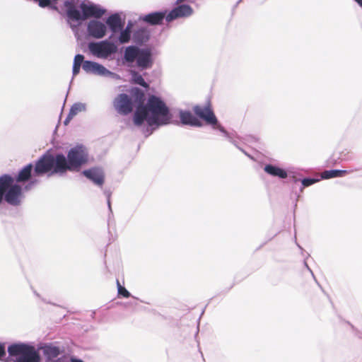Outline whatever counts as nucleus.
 Listing matches in <instances>:
<instances>
[{"label": "nucleus", "instance_id": "f257e3e1", "mask_svg": "<svg viewBox=\"0 0 362 362\" xmlns=\"http://www.w3.org/2000/svg\"><path fill=\"white\" fill-rule=\"evenodd\" d=\"M88 161L87 148L83 145H77L69 151L67 157L62 153L43 156L35 163L34 173L37 175L48 172H51V174L64 175L67 171H78Z\"/></svg>", "mask_w": 362, "mask_h": 362}, {"label": "nucleus", "instance_id": "f03ea898", "mask_svg": "<svg viewBox=\"0 0 362 362\" xmlns=\"http://www.w3.org/2000/svg\"><path fill=\"white\" fill-rule=\"evenodd\" d=\"M172 119L169 108L158 97L151 95L146 105H139L134 115V124L141 126L146 122L148 126L159 127L168 124Z\"/></svg>", "mask_w": 362, "mask_h": 362}, {"label": "nucleus", "instance_id": "7ed1b4c3", "mask_svg": "<svg viewBox=\"0 0 362 362\" xmlns=\"http://www.w3.org/2000/svg\"><path fill=\"white\" fill-rule=\"evenodd\" d=\"M64 6L72 28L87 18H100L106 13L104 8L88 0H67Z\"/></svg>", "mask_w": 362, "mask_h": 362}, {"label": "nucleus", "instance_id": "20e7f679", "mask_svg": "<svg viewBox=\"0 0 362 362\" xmlns=\"http://www.w3.org/2000/svg\"><path fill=\"white\" fill-rule=\"evenodd\" d=\"M8 357L6 362H40V356L35 346L16 343L8 347Z\"/></svg>", "mask_w": 362, "mask_h": 362}, {"label": "nucleus", "instance_id": "39448f33", "mask_svg": "<svg viewBox=\"0 0 362 362\" xmlns=\"http://www.w3.org/2000/svg\"><path fill=\"white\" fill-rule=\"evenodd\" d=\"M88 49L90 53L100 59H111L112 56L117 52V46L109 41L102 40L96 42H90Z\"/></svg>", "mask_w": 362, "mask_h": 362}, {"label": "nucleus", "instance_id": "423d86ee", "mask_svg": "<svg viewBox=\"0 0 362 362\" xmlns=\"http://www.w3.org/2000/svg\"><path fill=\"white\" fill-rule=\"evenodd\" d=\"M194 112L197 116L203 119L207 124L211 125L213 129H218L224 135H228L225 129L218 124L217 118L211 109L209 105H206L205 106H195L194 107Z\"/></svg>", "mask_w": 362, "mask_h": 362}, {"label": "nucleus", "instance_id": "0eeeda50", "mask_svg": "<svg viewBox=\"0 0 362 362\" xmlns=\"http://www.w3.org/2000/svg\"><path fill=\"white\" fill-rule=\"evenodd\" d=\"M83 69L89 74H93L101 76H107L114 79H119L118 74L113 73L106 69L102 64L95 62L85 61L83 64Z\"/></svg>", "mask_w": 362, "mask_h": 362}, {"label": "nucleus", "instance_id": "6e6552de", "mask_svg": "<svg viewBox=\"0 0 362 362\" xmlns=\"http://www.w3.org/2000/svg\"><path fill=\"white\" fill-rule=\"evenodd\" d=\"M107 30V27L106 24L97 19L90 20L87 24L88 35L95 39L104 37Z\"/></svg>", "mask_w": 362, "mask_h": 362}, {"label": "nucleus", "instance_id": "1a4fd4ad", "mask_svg": "<svg viewBox=\"0 0 362 362\" xmlns=\"http://www.w3.org/2000/svg\"><path fill=\"white\" fill-rule=\"evenodd\" d=\"M6 189L4 197L5 201L13 206L20 204L23 199L22 188L18 185H12Z\"/></svg>", "mask_w": 362, "mask_h": 362}, {"label": "nucleus", "instance_id": "9d476101", "mask_svg": "<svg viewBox=\"0 0 362 362\" xmlns=\"http://www.w3.org/2000/svg\"><path fill=\"white\" fill-rule=\"evenodd\" d=\"M114 106L116 110L122 115H127L132 110V103L131 98L124 93L119 94L114 101Z\"/></svg>", "mask_w": 362, "mask_h": 362}, {"label": "nucleus", "instance_id": "9b49d317", "mask_svg": "<svg viewBox=\"0 0 362 362\" xmlns=\"http://www.w3.org/2000/svg\"><path fill=\"white\" fill-rule=\"evenodd\" d=\"M39 349L42 351L47 362H55V359L64 351V348L54 343L45 344Z\"/></svg>", "mask_w": 362, "mask_h": 362}, {"label": "nucleus", "instance_id": "f8f14e48", "mask_svg": "<svg viewBox=\"0 0 362 362\" xmlns=\"http://www.w3.org/2000/svg\"><path fill=\"white\" fill-rule=\"evenodd\" d=\"M193 13L192 8L187 4H182L173 9L167 16L166 21L170 22L178 18L189 17Z\"/></svg>", "mask_w": 362, "mask_h": 362}, {"label": "nucleus", "instance_id": "ddd939ff", "mask_svg": "<svg viewBox=\"0 0 362 362\" xmlns=\"http://www.w3.org/2000/svg\"><path fill=\"white\" fill-rule=\"evenodd\" d=\"M137 66L146 69L151 68L153 64L151 51L149 49H141L136 59Z\"/></svg>", "mask_w": 362, "mask_h": 362}, {"label": "nucleus", "instance_id": "4468645a", "mask_svg": "<svg viewBox=\"0 0 362 362\" xmlns=\"http://www.w3.org/2000/svg\"><path fill=\"white\" fill-rule=\"evenodd\" d=\"M83 174L97 185L101 186L104 182V173L100 168L86 170L83 171Z\"/></svg>", "mask_w": 362, "mask_h": 362}, {"label": "nucleus", "instance_id": "2eb2a0df", "mask_svg": "<svg viewBox=\"0 0 362 362\" xmlns=\"http://www.w3.org/2000/svg\"><path fill=\"white\" fill-rule=\"evenodd\" d=\"M106 25L113 33H116L123 28L124 23L118 13H114L107 18Z\"/></svg>", "mask_w": 362, "mask_h": 362}, {"label": "nucleus", "instance_id": "dca6fc26", "mask_svg": "<svg viewBox=\"0 0 362 362\" xmlns=\"http://www.w3.org/2000/svg\"><path fill=\"white\" fill-rule=\"evenodd\" d=\"M180 118L182 124L194 127H202V122L196 118L190 112L181 110Z\"/></svg>", "mask_w": 362, "mask_h": 362}, {"label": "nucleus", "instance_id": "f3484780", "mask_svg": "<svg viewBox=\"0 0 362 362\" xmlns=\"http://www.w3.org/2000/svg\"><path fill=\"white\" fill-rule=\"evenodd\" d=\"M166 16L165 12H153L140 18V19L151 25H158L162 22L164 18H166Z\"/></svg>", "mask_w": 362, "mask_h": 362}, {"label": "nucleus", "instance_id": "a211bd4d", "mask_svg": "<svg viewBox=\"0 0 362 362\" xmlns=\"http://www.w3.org/2000/svg\"><path fill=\"white\" fill-rule=\"evenodd\" d=\"M86 110V105L82 103H74L69 111V113L64 120V124L66 125L74 117H75L77 114L81 112H85Z\"/></svg>", "mask_w": 362, "mask_h": 362}, {"label": "nucleus", "instance_id": "6ab92c4d", "mask_svg": "<svg viewBox=\"0 0 362 362\" xmlns=\"http://www.w3.org/2000/svg\"><path fill=\"white\" fill-rule=\"evenodd\" d=\"M140 49V48L135 46H129L126 47L124 55L125 61L129 63L134 62L137 59Z\"/></svg>", "mask_w": 362, "mask_h": 362}, {"label": "nucleus", "instance_id": "aec40b11", "mask_svg": "<svg viewBox=\"0 0 362 362\" xmlns=\"http://www.w3.org/2000/svg\"><path fill=\"white\" fill-rule=\"evenodd\" d=\"M264 170L267 173L280 178H286L288 175L284 170L272 165H265Z\"/></svg>", "mask_w": 362, "mask_h": 362}, {"label": "nucleus", "instance_id": "412c9836", "mask_svg": "<svg viewBox=\"0 0 362 362\" xmlns=\"http://www.w3.org/2000/svg\"><path fill=\"white\" fill-rule=\"evenodd\" d=\"M13 182V179L7 175L0 177V204L4 199V194L6 189Z\"/></svg>", "mask_w": 362, "mask_h": 362}, {"label": "nucleus", "instance_id": "4be33fe9", "mask_svg": "<svg viewBox=\"0 0 362 362\" xmlns=\"http://www.w3.org/2000/svg\"><path fill=\"white\" fill-rule=\"evenodd\" d=\"M346 173V170H325L322 173L321 177L322 179H330L333 177H342Z\"/></svg>", "mask_w": 362, "mask_h": 362}, {"label": "nucleus", "instance_id": "5701e85b", "mask_svg": "<svg viewBox=\"0 0 362 362\" xmlns=\"http://www.w3.org/2000/svg\"><path fill=\"white\" fill-rule=\"evenodd\" d=\"M33 170V165L28 164L25 166L18 173L17 181L23 182L28 180Z\"/></svg>", "mask_w": 362, "mask_h": 362}, {"label": "nucleus", "instance_id": "b1692460", "mask_svg": "<svg viewBox=\"0 0 362 362\" xmlns=\"http://www.w3.org/2000/svg\"><path fill=\"white\" fill-rule=\"evenodd\" d=\"M133 37L134 42L143 43L148 40V33L145 29H139L134 33Z\"/></svg>", "mask_w": 362, "mask_h": 362}, {"label": "nucleus", "instance_id": "393cba45", "mask_svg": "<svg viewBox=\"0 0 362 362\" xmlns=\"http://www.w3.org/2000/svg\"><path fill=\"white\" fill-rule=\"evenodd\" d=\"M84 57L82 54H76L74 59V64H73V76H76L79 71L81 65L83 66L84 62Z\"/></svg>", "mask_w": 362, "mask_h": 362}, {"label": "nucleus", "instance_id": "a878e982", "mask_svg": "<svg viewBox=\"0 0 362 362\" xmlns=\"http://www.w3.org/2000/svg\"><path fill=\"white\" fill-rule=\"evenodd\" d=\"M130 73L132 76L131 79L134 83L140 85L144 88H148V84L145 82L144 79L140 74L135 71H131Z\"/></svg>", "mask_w": 362, "mask_h": 362}, {"label": "nucleus", "instance_id": "bb28decb", "mask_svg": "<svg viewBox=\"0 0 362 362\" xmlns=\"http://www.w3.org/2000/svg\"><path fill=\"white\" fill-rule=\"evenodd\" d=\"M120 34L119 36V41L122 44L127 43L129 42L131 39L132 32L125 29L122 28V30H119Z\"/></svg>", "mask_w": 362, "mask_h": 362}, {"label": "nucleus", "instance_id": "cd10ccee", "mask_svg": "<svg viewBox=\"0 0 362 362\" xmlns=\"http://www.w3.org/2000/svg\"><path fill=\"white\" fill-rule=\"evenodd\" d=\"M117 286L119 295H121L124 298H129L130 296V293L120 284L118 280L117 281Z\"/></svg>", "mask_w": 362, "mask_h": 362}, {"label": "nucleus", "instance_id": "c85d7f7f", "mask_svg": "<svg viewBox=\"0 0 362 362\" xmlns=\"http://www.w3.org/2000/svg\"><path fill=\"white\" fill-rule=\"evenodd\" d=\"M317 181H318V180L307 178V179H303L302 180V184H303V187H308V186L315 183Z\"/></svg>", "mask_w": 362, "mask_h": 362}, {"label": "nucleus", "instance_id": "c756f323", "mask_svg": "<svg viewBox=\"0 0 362 362\" xmlns=\"http://www.w3.org/2000/svg\"><path fill=\"white\" fill-rule=\"evenodd\" d=\"M36 2H38V4L40 7H46L49 4V0H37L35 1Z\"/></svg>", "mask_w": 362, "mask_h": 362}, {"label": "nucleus", "instance_id": "7c9ffc66", "mask_svg": "<svg viewBox=\"0 0 362 362\" xmlns=\"http://www.w3.org/2000/svg\"><path fill=\"white\" fill-rule=\"evenodd\" d=\"M59 362H83L81 360L76 359L74 358H64L62 361L59 360Z\"/></svg>", "mask_w": 362, "mask_h": 362}, {"label": "nucleus", "instance_id": "2f4dec72", "mask_svg": "<svg viewBox=\"0 0 362 362\" xmlns=\"http://www.w3.org/2000/svg\"><path fill=\"white\" fill-rule=\"evenodd\" d=\"M6 356L5 346L4 344L0 343V360Z\"/></svg>", "mask_w": 362, "mask_h": 362}, {"label": "nucleus", "instance_id": "473e14b6", "mask_svg": "<svg viewBox=\"0 0 362 362\" xmlns=\"http://www.w3.org/2000/svg\"><path fill=\"white\" fill-rule=\"evenodd\" d=\"M133 26H134L133 22L132 21H129L127 25V26H126V28H125V29H127V30H128L132 32Z\"/></svg>", "mask_w": 362, "mask_h": 362}, {"label": "nucleus", "instance_id": "72a5a7b5", "mask_svg": "<svg viewBox=\"0 0 362 362\" xmlns=\"http://www.w3.org/2000/svg\"><path fill=\"white\" fill-rule=\"evenodd\" d=\"M362 8V0H354Z\"/></svg>", "mask_w": 362, "mask_h": 362}, {"label": "nucleus", "instance_id": "f704fd0d", "mask_svg": "<svg viewBox=\"0 0 362 362\" xmlns=\"http://www.w3.org/2000/svg\"><path fill=\"white\" fill-rule=\"evenodd\" d=\"M139 100H142L143 98H144V93L141 92L140 94H139Z\"/></svg>", "mask_w": 362, "mask_h": 362}, {"label": "nucleus", "instance_id": "c9c22d12", "mask_svg": "<svg viewBox=\"0 0 362 362\" xmlns=\"http://www.w3.org/2000/svg\"><path fill=\"white\" fill-rule=\"evenodd\" d=\"M185 1V0H177V1H176V4H181L182 2Z\"/></svg>", "mask_w": 362, "mask_h": 362}]
</instances>
